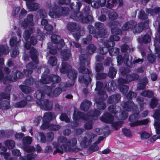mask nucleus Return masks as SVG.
<instances>
[{
	"label": "nucleus",
	"mask_w": 160,
	"mask_h": 160,
	"mask_svg": "<svg viewBox=\"0 0 160 160\" xmlns=\"http://www.w3.org/2000/svg\"><path fill=\"white\" fill-rule=\"evenodd\" d=\"M145 27V24L143 22H141L137 25L133 30L134 33H139L142 31Z\"/></svg>",
	"instance_id": "obj_22"
},
{
	"label": "nucleus",
	"mask_w": 160,
	"mask_h": 160,
	"mask_svg": "<svg viewBox=\"0 0 160 160\" xmlns=\"http://www.w3.org/2000/svg\"><path fill=\"white\" fill-rule=\"evenodd\" d=\"M103 138L102 137H100L99 140L96 142L94 144H92L89 148V150L91 152H94L98 150V149L99 147L97 145L101 141L103 140Z\"/></svg>",
	"instance_id": "obj_26"
},
{
	"label": "nucleus",
	"mask_w": 160,
	"mask_h": 160,
	"mask_svg": "<svg viewBox=\"0 0 160 160\" xmlns=\"http://www.w3.org/2000/svg\"><path fill=\"white\" fill-rule=\"evenodd\" d=\"M57 60L55 56L50 57L48 60V62L49 64L52 66L56 65L57 63Z\"/></svg>",
	"instance_id": "obj_47"
},
{
	"label": "nucleus",
	"mask_w": 160,
	"mask_h": 160,
	"mask_svg": "<svg viewBox=\"0 0 160 160\" xmlns=\"http://www.w3.org/2000/svg\"><path fill=\"white\" fill-rule=\"evenodd\" d=\"M77 71L72 69L67 73L68 77L71 80V82H66V84L64 83H61V87L63 90H65L67 87H71L74 85L77 78Z\"/></svg>",
	"instance_id": "obj_8"
},
{
	"label": "nucleus",
	"mask_w": 160,
	"mask_h": 160,
	"mask_svg": "<svg viewBox=\"0 0 160 160\" xmlns=\"http://www.w3.org/2000/svg\"><path fill=\"white\" fill-rule=\"evenodd\" d=\"M82 3L80 2H78L75 4L72 3L70 5V7L74 11L77 12L79 10Z\"/></svg>",
	"instance_id": "obj_38"
},
{
	"label": "nucleus",
	"mask_w": 160,
	"mask_h": 160,
	"mask_svg": "<svg viewBox=\"0 0 160 160\" xmlns=\"http://www.w3.org/2000/svg\"><path fill=\"white\" fill-rule=\"evenodd\" d=\"M95 104L97 108L100 110H103L106 108V104L103 101H96Z\"/></svg>",
	"instance_id": "obj_32"
},
{
	"label": "nucleus",
	"mask_w": 160,
	"mask_h": 160,
	"mask_svg": "<svg viewBox=\"0 0 160 160\" xmlns=\"http://www.w3.org/2000/svg\"><path fill=\"white\" fill-rule=\"evenodd\" d=\"M35 82L34 79L32 77H31L28 79H26L23 83L24 84L28 85H33Z\"/></svg>",
	"instance_id": "obj_60"
},
{
	"label": "nucleus",
	"mask_w": 160,
	"mask_h": 160,
	"mask_svg": "<svg viewBox=\"0 0 160 160\" xmlns=\"http://www.w3.org/2000/svg\"><path fill=\"white\" fill-rule=\"evenodd\" d=\"M96 136L95 134H92L90 132H87L84 139L80 143L81 147L82 148H85L89 146L92 139Z\"/></svg>",
	"instance_id": "obj_10"
},
{
	"label": "nucleus",
	"mask_w": 160,
	"mask_h": 160,
	"mask_svg": "<svg viewBox=\"0 0 160 160\" xmlns=\"http://www.w3.org/2000/svg\"><path fill=\"white\" fill-rule=\"evenodd\" d=\"M94 26L95 28L99 31L105 29L104 25L103 23L97 22L95 23Z\"/></svg>",
	"instance_id": "obj_49"
},
{
	"label": "nucleus",
	"mask_w": 160,
	"mask_h": 160,
	"mask_svg": "<svg viewBox=\"0 0 160 160\" xmlns=\"http://www.w3.org/2000/svg\"><path fill=\"white\" fill-rule=\"evenodd\" d=\"M92 40V36L89 35H88L86 38H84L82 40V42L83 44H87L89 43Z\"/></svg>",
	"instance_id": "obj_53"
},
{
	"label": "nucleus",
	"mask_w": 160,
	"mask_h": 160,
	"mask_svg": "<svg viewBox=\"0 0 160 160\" xmlns=\"http://www.w3.org/2000/svg\"><path fill=\"white\" fill-rule=\"evenodd\" d=\"M119 87L120 91L124 94L126 95L128 91L129 87L127 85H119Z\"/></svg>",
	"instance_id": "obj_43"
},
{
	"label": "nucleus",
	"mask_w": 160,
	"mask_h": 160,
	"mask_svg": "<svg viewBox=\"0 0 160 160\" xmlns=\"http://www.w3.org/2000/svg\"><path fill=\"white\" fill-rule=\"evenodd\" d=\"M4 143L5 146L9 149L13 148L15 145V142L12 140H8L4 141Z\"/></svg>",
	"instance_id": "obj_27"
},
{
	"label": "nucleus",
	"mask_w": 160,
	"mask_h": 160,
	"mask_svg": "<svg viewBox=\"0 0 160 160\" xmlns=\"http://www.w3.org/2000/svg\"><path fill=\"white\" fill-rule=\"evenodd\" d=\"M95 69L96 72L98 73L101 72H102L104 70V67L102 63H97L95 66Z\"/></svg>",
	"instance_id": "obj_45"
},
{
	"label": "nucleus",
	"mask_w": 160,
	"mask_h": 160,
	"mask_svg": "<svg viewBox=\"0 0 160 160\" xmlns=\"http://www.w3.org/2000/svg\"><path fill=\"white\" fill-rule=\"evenodd\" d=\"M97 49L96 47L93 44H90L88 45L86 49V52L90 54L94 53Z\"/></svg>",
	"instance_id": "obj_30"
},
{
	"label": "nucleus",
	"mask_w": 160,
	"mask_h": 160,
	"mask_svg": "<svg viewBox=\"0 0 160 160\" xmlns=\"http://www.w3.org/2000/svg\"><path fill=\"white\" fill-rule=\"evenodd\" d=\"M117 70L113 67H110L108 73L109 77L111 78H114L116 75Z\"/></svg>",
	"instance_id": "obj_40"
},
{
	"label": "nucleus",
	"mask_w": 160,
	"mask_h": 160,
	"mask_svg": "<svg viewBox=\"0 0 160 160\" xmlns=\"http://www.w3.org/2000/svg\"><path fill=\"white\" fill-rule=\"evenodd\" d=\"M121 106L125 110L128 111H133L134 113L130 115L129 118V121L131 122L129 124L131 127H135L142 125H146L149 122L148 119L138 120L139 118V111L137 110V107L135 105L132 101H127L126 102H123Z\"/></svg>",
	"instance_id": "obj_2"
},
{
	"label": "nucleus",
	"mask_w": 160,
	"mask_h": 160,
	"mask_svg": "<svg viewBox=\"0 0 160 160\" xmlns=\"http://www.w3.org/2000/svg\"><path fill=\"white\" fill-rule=\"evenodd\" d=\"M27 103V101H20L16 103L14 105V106L16 108H22L25 106Z\"/></svg>",
	"instance_id": "obj_56"
},
{
	"label": "nucleus",
	"mask_w": 160,
	"mask_h": 160,
	"mask_svg": "<svg viewBox=\"0 0 160 160\" xmlns=\"http://www.w3.org/2000/svg\"><path fill=\"white\" fill-rule=\"evenodd\" d=\"M25 46L27 49H29L30 48V52L31 54V58L35 63L36 64H38V54L37 51L33 47L30 48L31 46L29 42L26 43L25 44Z\"/></svg>",
	"instance_id": "obj_12"
},
{
	"label": "nucleus",
	"mask_w": 160,
	"mask_h": 160,
	"mask_svg": "<svg viewBox=\"0 0 160 160\" xmlns=\"http://www.w3.org/2000/svg\"><path fill=\"white\" fill-rule=\"evenodd\" d=\"M32 141V138L30 136L25 137L22 139L23 146L30 144Z\"/></svg>",
	"instance_id": "obj_36"
},
{
	"label": "nucleus",
	"mask_w": 160,
	"mask_h": 160,
	"mask_svg": "<svg viewBox=\"0 0 160 160\" xmlns=\"http://www.w3.org/2000/svg\"><path fill=\"white\" fill-rule=\"evenodd\" d=\"M61 86V84H60ZM52 88L51 87L46 86L45 89V92L47 95L49 97H53L54 96H57L60 94L62 92V91L63 90L62 88L61 89L59 88H56L53 92H52ZM64 90V91H65Z\"/></svg>",
	"instance_id": "obj_13"
},
{
	"label": "nucleus",
	"mask_w": 160,
	"mask_h": 160,
	"mask_svg": "<svg viewBox=\"0 0 160 160\" xmlns=\"http://www.w3.org/2000/svg\"><path fill=\"white\" fill-rule=\"evenodd\" d=\"M9 51V48L7 46L0 45V57L8 54Z\"/></svg>",
	"instance_id": "obj_29"
},
{
	"label": "nucleus",
	"mask_w": 160,
	"mask_h": 160,
	"mask_svg": "<svg viewBox=\"0 0 160 160\" xmlns=\"http://www.w3.org/2000/svg\"><path fill=\"white\" fill-rule=\"evenodd\" d=\"M35 138L38 140L40 138V142L42 143H45L46 142V138L44 134L42 132H38L35 135Z\"/></svg>",
	"instance_id": "obj_33"
},
{
	"label": "nucleus",
	"mask_w": 160,
	"mask_h": 160,
	"mask_svg": "<svg viewBox=\"0 0 160 160\" xmlns=\"http://www.w3.org/2000/svg\"><path fill=\"white\" fill-rule=\"evenodd\" d=\"M29 31L28 30H26L23 34V37L26 41H28L31 34L35 30L33 27H29Z\"/></svg>",
	"instance_id": "obj_20"
},
{
	"label": "nucleus",
	"mask_w": 160,
	"mask_h": 160,
	"mask_svg": "<svg viewBox=\"0 0 160 160\" xmlns=\"http://www.w3.org/2000/svg\"><path fill=\"white\" fill-rule=\"evenodd\" d=\"M10 106L8 101H0V109H7L9 108Z\"/></svg>",
	"instance_id": "obj_31"
},
{
	"label": "nucleus",
	"mask_w": 160,
	"mask_h": 160,
	"mask_svg": "<svg viewBox=\"0 0 160 160\" xmlns=\"http://www.w3.org/2000/svg\"><path fill=\"white\" fill-rule=\"evenodd\" d=\"M158 101H151L150 104V106L152 108H155L157 106L158 108H160V103L158 102Z\"/></svg>",
	"instance_id": "obj_64"
},
{
	"label": "nucleus",
	"mask_w": 160,
	"mask_h": 160,
	"mask_svg": "<svg viewBox=\"0 0 160 160\" xmlns=\"http://www.w3.org/2000/svg\"><path fill=\"white\" fill-rule=\"evenodd\" d=\"M111 32L113 34H120L122 33V30L117 27H114L112 28Z\"/></svg>",
	"instance_id": "obj_62"
},
{
	"label": "nucleus",
	"mask_w": 160,
	"mask_h": 160,
	"mask_svg": "<svg viewBox=\"0 0 160 160\" xmlns=\"http://www.w3.org/2000/svg\"><path fill=\"white\" fill-rule=\"evenodd\" d=\"M98 94L100 96L101 99L104 100L107 99L108 97V95L106 92L103 91H100L98 92Z\"/></svg>",
	"instance_id": "obj_63"
},
{
	"label": "nucleus",
	"mask_w": 160,
	"mask_h": 160,
	"mask_svg": "<svg viewBox=\"0 0 160 160\" xmlns=\"http://www.w3.org/2000/svg\"><path fill=\"white\" fill-rule=\"evenodd\" d=\"M123 134L127 137H131L132 134L130 130L127 128H123L122 130Z\"/></svg>",
	"instance_id": "obj_61"
},
{
	"label": "nucleus",
	"mask_w": 160,
	"mask_h": 160,
	"mask_svg": "<svg viewBox=\"0 0 160 160\" xmlns=\"http://www.w3.org/2000/svg\"><path fill=\"white\" fill-rule=\"evenodd\" d=\"M37 12L41 18H45L47 16V13L44 9H40L37 11Z\"/></svg>",
	"instance_id": "obj_46"
},
{
	"label": "nucleus",
	"mask_w": 160,
	"mask_h": 160,
	"mask_svg": "<svg viewBox=\"0 0 160 160\" xmlns=\"http://www.w3.org/2000/svg\"><path fill=\"white\" fill-rule=\"evenodd\" d=\"M77 143L76 138H73L72 140V142L67 140L66 138L63 136H61L58 138V142H53L52 145L56 149L53 152V154L55 155L57 152L62 153L64 152L70 151L71 147L75 146Z\"/></svg>",
	"instance_id": "obj_3"
},
{
	"label": "nucleus",
	"mask_w": 160,
	"mask_h": 160,
	"mask_svg": "<svg viewBox=\"0 0 160 160\" xmlns=\"http://www.w3.org/2000/svg\"><path fill=\"white\" fill-rule=\"evenodd\" d=\"M155 119L154 125L155 127L156 133L160 134V110L155 111L153 115Z\"/></svg>",
	"instance_id": "obj_11"
},
{
	"label": "nucleus",
	"mask_w": 160,
	"mask_h": 160,
	"mask_svg": "<svg viewBox=\"0 0 160 160\" xmlns=\"http://www.w3.org/2000/svg\"><path fill=\"white\" fill-rule=\"evenodd\" d=\"M114 117L110 114L106 112L103 116H102L100 118V120L104 122L111 123L112 127L116 130H118L122 126L123 123V121H114Z\"/></svg>",
	"instance_id": "obj_6"
},
{
	"label": "nucleus",
	"mask_w": 160,
	"mask_h": 160,
	"mask_svg": "<svg viewBox=\"0 0 160 160\" xmlns=\"http://www.w3.org/2000/svg\"><path fill=\"white\" fill-rule=\"evenodd\" d=\"M56 10L50 11L49 15L52 18H57L61 16H66L69 13V9L67 7L57 6Z\"/></svg>",
	"instance_id": "obj_9"
},
{
	"label": "nucleus",
	"mask_w": 160,
	"mask_h": 160,
	"mask_svg": "<svg viewBox=\"0 0 160 160\" xmlns=\"http://www.w3.org/2000/svg\"><path fill=\"white\" fill-rule=\"evenodd\" d=\"M108 110L111 112L115 114V118L118 116V113L121 111V108L119 107H117V108L116 106L114 105H111L108 108Z\"/></svg>",
	"instance_id": "obj_21"
},
{
	"label": "nucleus",
	"mask_w": 160,
	"mask_h": 160,
	"mask_svg": "<svg viewBox=\"0 0 160 160\" xmlns=\"http://www.w3.org/2000/svg\"><path fill=\"white\" fill-rule=\"evenodd\" d=\"M80 66L78 69L79 72L82 74H90V71L85 68L86 64L88 66L90 63V59L85 54H82L79 56Z\"/></svg>",
	"instance_id": "obj_7"
},
{
	"label": "nucleus",
	"mask_w": 160,
	"mask_h": 160,
	"mask_svg": "<svg viewBox=\"0 0 160 160\" xmlns=\"http://www.w3.org/2000/svg\"><path fill=\"white\" fill-rule=\"evenodd\" d=\"M51 82L54 83H58L61 80L60 77L57 75H51Z\"/></svg>",
	"instance_id": "obj_54"
},
{
	"label": "nucleus",
	"mask_w": 160,
	"mask_h": 160,
	"mask_svg": "<svg viewBox=\"0 0 160 160\" xmlns=\"http://www.w3.org/2000/svg\"><path fill=\"white\" fill-rule=\"evenodd\" d=\"M132 57L128 54H125L124 56V62L125 65L130 67L133 66V64L132 62Z\"/></svg>",
	"instance_id": "obj_17"
},
{
	"label": "nucleus",
	"mask_w": 160,
	"mask_h": 160,
	"mask_svg": "<svg viewBox=\"0 0 160 160\" xmlns=\"http://www.w3.org/2000/svg\"><path fill=\"white\" fill-rule=\"evenodd\" d=\"M71 18L76 21H79L82 18V13L79 12H75L71 16Z\"/></svg>",
	"instance_id": "obj_28"
},
{
	"label": "nucleus",
	"mask_w": 160,
	"mask_h": 160,
	"mask_svg": "<svg viewBox=\"0 0 160 160\" xmlns=\"http://www.w3.org/2000/svg\"><path fill=\"white\" fill-rule=\"evenodd\" d=\"M40 81L42 83L44 84L50 83L51 82V75L48 76L45 74L43 75Z\"/></svg>",
	"instance_id": "obj_34"
},
{
	"label": "nucleus",
	"mask_w": 160,
	"mask_h": 160,
	"mask_svg": "<svg viewBox=\"0 0 160 160\" xmlns=\"http://www.w3.org/2000/svg\"><path fill=\"white\" fill-rule=\"evenodd\" d=\"M104 45L106 48L113 47L114 46L115 43L113 41H112L110 39L106 40L103 43Z\"/></svg>",
	"instance_id": "obj_51"
},
{
	"label": "nucleus",
	"mask_w": 160,
	"mask_h": 160,
	"mask_svg": "<svg viewBox=\"0 0 160 160\" xmlns=\"http://www.w3.org/2000/svg\"><path fill=\"white\" fill-rule=\"evenodd\" d=\"M108 77L107 73H97L96 75V78L98 80L106 79Z\"/></svg>",
	"instance_id": "obj_48"
},
{
	"label": "nucleus",
	"mask_w": 160,
	"mask_h": 160,
	"mask_svg": "<svg viewBox=\"0 0 160 160\" xmlns=\"http://www.w3.org/2000/svg\"><path fill=\"white\" fill-rule=\"evenodd\" d=\"M22 148L24 150L27 152H29L34 151L35 150V148L33 146H29L28 145L23 146Z\"/></svg>",
	"instance_id": "obj_55"
},
{
	"label": "nucleus",
	"mask_w": 160,
	"mask_h": 160,
	"mask_svg": "<svg viewBox=\"0 0 160 160\" xmlns=\"http://www.w3.org/2000/svg\"><path fill=\"white\" fill-rule=\"evenodd\" d=\"M20 41H18L17 42V38L16 37L12 38L10 41V44L12 47L16 45L17 47H18L19 45Z\"/></svg>",
	"instance_id": "obj_50"
},
{
	"label": "nucleus",
	"mask_w": 160,
	"mask_h": 160,
	"mask_svg": "<svg viewBox=\"0 0 160 160\" xmlns=\"http://www.w3.org/2000/svg\"><path fill=\"white\" fill-rule=\"evenodd\" d=\"M61 53L65 61L68 60L71 56L70 50L69 49L63 50L61 51Z\"/></svg>",
	"instance_id": "obj_25"
},
{
	"label": "nucleus",
	"mask_w": 160,
	"mask_h": 160,
	"mask_svg": "<svg viewBox=\"0 0 160 160\" xmlns=\"http://www.w3.org/2000/svg\"><path fill=\"white\" fill-rule=\"evenodd\" d=\"M37 104L40 106V108L44 110H51L52 107V101H36Z\"/></svg>",
	"instance_id": "obj_14"
},
{
	"label": "nucleus",
	"mask_w": 160,
	"mask_h": 160,
	"mask_svg": "<svg viewBox=\"0 0 160 160\" xmlns=\"http://www.w3.org/2000/svg\"><path fill=\"white\" fill-rule=\"evenodd\" d=\"M0 150L1 151L0 152V155L3 156L5 160H17V158L10 156V153L7 152V148L5 147L2 146L1 143H0ZM36 156V154H28L24 157H20L18 160H32L34 159Z\"/></svg>",
	"instance_id": "obj_5"
},
{
	"label": "nucleus",
	"mask_w": 160,
	"mask_h": 160,
	"mask_svg": "<svg viewBox=\"0 0 160 160\" xmlns=\"http://www.w3.org/2000/svg\"><path fill=\"white\" fill-rule=\"evenodd\" d=\"M68 29L70 31L74 32L79 30L80 29L79 25L75 22H70L67 26Z\"/></svg>",
	"instance_id": "obj_18"
},
{
	"label": "nucleus",
	"mask_w": 160,
	"mask_h": 160,
	"mask_svg": "<svg viewBox=\"0 0 160 160\" xmlns=\"http://www.w3.org/2000/svg\"><path fill=\"white\" fill-rule=\"evenodd\" d=\"M107 33V31L105 29L103 30L99 31L97 32V34L94 35V36L97 38H99L103 37L105 36Z\"/></svg>",
	"instance_id": "obj_41"
},
{
	"label": "nucleus",
	"mask_w": 160,
	"mask_h": 160,
	"mask_svg": "<svg viewBox=\"0 0 160 160\" xmlns=\"http://www.w3.org/2000/svg\"><path fill=\"white\" fill-rule=\"evenodd\" d=\"M60 119L61 121H65L66 122H68L70 121L69 118L66 113H62L60 117Z\"/></svg>",
	"instance_id": "obj_52"
},
{
	"label": "nucleus",
	"mask_w": 160,
	"mask_h": 160,
	"mask_svg": "<svg viewBox=\"0 0 160 160\" xmlns=\"http://www.w3.org/2000/svg\"><path fill=\"white\" fill-rule=\"evenodd\" d=\"M55 44L54 47L58 50L61 49L65 45L64 40L62 39L59 40V42Z\"/></svg>",
	"instance_id": "obj_44"
},
{
	"label": "nucleus",
	"mask_w": 160,
	"mask_h": 160,
	"mask_svg": "<svg viewBox=\"0 0 160 160\" xmlns=\"http://www.w3.org/2000/svg\"><path fill=\"white\" fill-rule=\"evenodd\" d=\"M91 78L89 74H80L79 76L78 81L81 83H84L87 85L91 81Z\"/></svg>",
	"instance_id": "obj_16"
},
{
	"label": "nucleus",
	"mask_w": 160,
	"mask_h": 160,
	"mask_svg": "<svg viewBox=\"0 0 160 160\" xmlns=\"http://www.w3.org/2000/svg\"><path fill=\"white\" fill-rule=\"evenodd\" d=\"M146 12L148 14L151 15H154L158 13L160 11V8L155 7L153 9H147Z\"/></svg>",
	"instance_id": "obj_39"
},
{
	"label": "nucleus",
	"mask_w": 160,
	"mask_h": 160,
	"mask_svg": "<svg viewBox=\"0 0 160 160\" xmlns=\"http://www.w3.org/2000/svg\"><path fill=\"white\" fill-rule=\"evenodd\" d=\"M96 87L95 89V90H97L98 92L100 91H102V88H105L104 87L105 86L103 84V83L101 82H98L96 84Z\"/></svg>",
	"instance_id": "obj_59"
},
{
	"label": "nucleus",
	"mask_w": 160,
	"mask_h": 160,
	"mask_svg": "<svg viewBox=\"0 0 160 160\" xmlns=\"http://www.w3.org/2000/svg\"><path fill=\"white\" fill-rule=\"evenodd\" d=\"M57 6H54V3H52L50 1H48L46 4V6L50 9H53L52 11L56 10V8H57Z\"/></svg>",
	"instance_id": "obj_58"
},
{
	"label": "nucleus",
	"mask_w": 160,
	"mask_h": 160,
	"mask_svg": "<svg viewBox=\"0 0 160 160\" xmlns=\"http://www.w3.org/2000/svg\"><path fill=\"white\" fill-rule=\"evenodd\" d=\"M56 117L55 113L50 112L45 113L42 118L43 123L40 126V128L44 130L49 128L52 131H56L58 130L60 128L59 125L50 124V121L54 119Z\"/></svg>",
	"instance_id": "obj_4"
},
{
	"label": "nucleus",
	"mask_w": 160,
	"mask_h": 160,
	"mask_svg": "<svg viewBox=\"0 0 160 160\" xmlns=\"http://www.w3.org/2000/svg\"><path fill=\"white\" fill-rule=\"evenodd\" d=\"M91 105L90 101H84L80 105V108L82 110L85 111L88 109Z\"/></svg>",
	"instance_id": "obj_23"
},
{
	"label": "nucleus",
	"mask_w": 160,
	"mask_h": 160,
	"mask_svg": "<svg viewBox=\"0 0 160 160\" xmlns=\"http://www.w3.org/2000/svg\"><path fill=\"white\" fill-rule=\"evenodd\" d=\"M139 39L141 42L147 43L151 41V37L148 35L146 34L143 37L139 38Z\"/></svg>",
	"instance_id": "obj_37"
},
{
	"label": "nucleus",
	"mask_w": 160,
	"mask_h": 160,
	"mask_svg": "<svg viewBox=\"0 0 160 160\" xmlns=\"http://www.w3.org/2000/svg\"><path fill=\"white\" fill-rule=\"evenodd\" d=\"M33 15L32 14L28 15L26 18L24 20L26 21L28 23H30V26H31V27L34 25V23L33 22Z\"/></svg>",
	"instance_id": "obj_42"
},
{
	"label": "nucleus",
	"mask_w": 160,
	"mask_h": 160,
	"mask_svg": "<svg viewBox=\"0 0 160 160\" xmlns=\"http://www.w3.org/2000/svg\"><path fill=\"white\" fill-rule=\"evenodd\" d=\"M36 37L38 39L40 40L43 39L44 38L43 34L39 29H37L36 33Z\"/></svg>",
	"instance_id": "obj_57"
},
{
	"label": "nucleus",
	"mask_w": 160,
	"mask_h": 160,
	"mask_svg": "<svg viewBox=\"0 0 160 160\" xmlns=\"http://www.w3.org/2000/svg\"><path fill=\"white\" fill-rule=\"evenodd\" d=\"M24 76V75L22 72L19 70H17L12 75V76H7L5 77L4 79L5 80L14 82L17 81L18 79L23 78Z\"/></svg>",
	"instance_id": "obj_15"
},
{
	"label": "nucleus",
	"mask_w": 160,
	"mask_h": 160,
	"mask_svg": "<svg viewBox=\"0 0 160 160\" xmlns=\"http://www.w3.org/2000/svg\"><path fill=\"white\" fill-rule=\"evenodd\" d=\"M104 87L106 88L109 91H113L115 90L116 88V85L114 81H112L109 82L108 83V85L107 84H106Z\"/></svg>",
	"instance_id": "obj_24"
},
{
	"label": "nucleus",
	"mask_w": 160,
	"mask_h": 160,
	"mask_svg": "<svg viewBox=\"0 0 160 160\" xmlns=\"http://www.w3.org/2000/svg\"><path fill=\"white\" fill-rule=\"evenodd\" d=\"M62 68L60 69V72L62 73L67 74L72 69L71 66L67 62H63L62 63Z\"/></svg>",
	"instance_id": "obj_19"
},
{
	"label": "nucleus",
	"mask_w": 160,
	"mask_h": 160,
	"mask_svg": "<svg viewBox=\"0 0 160 160\" xmlns=\"http://www.w3.org/2000/svg\"><path fill=\"white\" fill-rule=\"evenodd\" d=\"M101 114V112L100 111L95 109L93 111H91L88 113V115H86L84 113L79 112L78 109L74 107L73 116V119L74 122H72V128H74V127L78 126L80 120H87L90 119L84 125L85 129H90L92 128V125L93 123L92 119H96L98 116Z\"/></svg>",
	"instance_id": "obj_1"
},
{
	"label": "nucleus",
	"mask_w": 160,
	"mask_h": 160,
	"mask_svg": "<svg viewBox=\"0 0 160 160\" xmlns=\"http://www.w3.org/2000/svg\"><path fill=\"white\" fill-rule=\"evenodd\" d=\"M19 87L23 92L26 94H29L32 91V89L29 87L21 85L19 86Z\"/></svg>",
	"instance_id": "obj_35"
}]
</instances>
